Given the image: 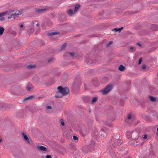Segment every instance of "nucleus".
Masks as SVG:
<instances>
[{"label": "nucleus", "instance_id": "b1692460", "mask_svg": "<svg viewBox=\"0 0 158 158\" xmlns=\"http://www.w3.org/2000/svg\"><path fill=\"white\" fill-rule=\"evenodd\" d=\"M36 67L35 65L32 64H29L27 66V68L28 69H31Z\"/></svg>", "mask_w": 158, "mask_h": 158}, {"label": "nucleus", "instance_id": "c9c22d12", "mask_svg": "<svg viewBox=\"0 0 158 158\" xmlns=\"http://www.w3.org/2000/svg\"><path fill=\"white\" fill-rule=\"evenodd\" d=\"M105 124L110 127H111V124L108 122H105Z\"/></svg>", "mask_w": 158, "mask_h": 158}, {"label": "nucleus", "instance_id": "7ed1b4c3", "mask_svg": "<svg viewBox=\"0 0 158 158\" xmlns=\"http://www.w3.org/2000/svg\"><path fill=\"white\" fill-rule=\"evenodd\" d=\"M92 54H90L89 55V57L87 58L86 60L85 61L87 63H89L90 64H94L95 63L97 60H96V59H90V57L94 58L96 56V55H94L93 56H92Z\"/></svg>", "mask_w": 158, "mask_h": 158}, {"label": "nucleus", "instance_id": "58836bf2", "mask_svg": "<svg viewBox=\"0 0 158 158\" xmlns=\"http://www.w3.org/2000/svg\"><path fill=\"white\" fill-rule=\"evenodd\" d=\"M131 117H132L131 114H129L128 115V116L127 117V118L128 120H130L131 118Z\"/></svg>", "mask_w": 158, "mask_h": 158}, {"label": "nucleus", "instance_id": "aec40b11", "mask_svg": "<svg viewBox=\"0 0 158 158\" xmlns=\"http://www.w3.org/2000/svg\"><path fill=\"white\" fill-rule=\"evenodd\" d=\"M67 13L68 15L70 16H72L74 14V11H73V10L71 9H69L67 11Z\"/></svg>", "mask_w": 158, "mask_h": 158}, {"label": "nucleus", "instance_id": "6ab92c4d", "mask_svg": "<svg viewBox=\"0 0 158 158\" xmlns=\"http://www.w3.org/2000/svg\"><path fill=\"white\" fill-rule=\"evenodd\" d=\"M34 29L31 28H30L29 29L27 30V32L28 35H30L31 34H32V33L34 32Z\"/></svg>", "mask_w": 158, "mask_h": 158}, {"label": "nucleus", "instance_id": "393cba45", "mask_svg": "<svg viewBox=\"0 0 158 158\" xmlns=\"http://www.w3.org/2000/svg\"><path fill=\"white\" fill-rule=\"evenodd\" d=\"M5 30L4 28L1 26L0 27V35H2Z\"/></svg>", "mask_w": 158, "mask_h": 158}, {"label": "nucleus", "instance_id": "5fc2aeb1", "mask_svg": "<svg viewBox=\"0 0 158 158\" xmlns=\"http://www.w3.org/2000/svg\"><path fill=\"white\" fill-rule=\"evenodd\" d=\"M131 84V83L130 82H129L127 83V85L128 86L130 85Z\"/></svg>", "mask_w": 158, "mask_h": 158}, {"label": "nucleus", "instance_id": "c756f323", "mask_svg": "<svg viewBox=\"0 0 158 158\" xmlns=\"http://www.w3.org/2000/svg\"><path fill=\"white\" fill-rule=\"evenodd\" d=\"M128 49L129 50H131V52H134L135 51V49H134V48L133 47H130L128 48Z\"/></svg>", "mask_w": 158, "mask_h": 158}, {"label": "nucleus", "instance_id": "f704fd0d", "mask_svg": "<svg viewBox=\"0 0 158 158\" xmlns=\"http://www.w3.org/2000/svg\"><path fill=\"white\" fill-rule=\"evenodd\" d=\"M143 58L142 57H141L139 58L138 60V64H140L142 62Z\"/></svg>", "mask_w": 158, "mask_h": 158}, {"label": "nucleus", "instance_id": "de8ad7c7", "mask_svg": "<svg viewBox=\"0 0 158 158\" xmlns=\"http://www.w3.org/2000/svg\"><path fill=\"white\" fill-rule=\"evenodd\" d=\"M148 137V135L147 134H145L144 135L143 137V139H146Z\"/></svg>", "mask_w": 158, "mask_h": 158}, {"label": "nucleus", "instance_id": "37998d69", "mask_svg": "<svg viewBox=\"0 0 158 158\" xmlns=\"http://www.w3.org/2000/svg\"><path fill=\"white\" fill-rule=\"evenodd\" d=\"M142 116L143 117V118H148V116H147V115H145L144 114H142Z\"/></svg>", "mask_w": 158, "mask_h": 158}, {"label": "nucleus", "instance_id": "680f3d73", "mask_svg": "<svg viewBox=\"0 0 158 158\" xmlns=\"http://www.w3.org/2000/svg\"><path fill=\"white\" fill-rule=\"evenodd\" d=\"M98 15H102V13H100V12H99V14H98Z\"/></svg>", "mask_w": 158, "mask_h": 158}, {"label": "nucleus", "instance_id": "9b49d317", "mask_svg": "<svg viewBox=\"0 0 158 158\" xmlns=\"http://www.w3.org/2000/svg\"><path fill=\"white\" fill-rule=\"evenodd\" d=\"M80 4L79 3H77L75 5V8L74 10V13H76L77 12V10L80 8Z\"/></svg>", "mask_w": 158, "mask_h": 158}, {"label": "nucleus", "instance_id": "79ce46f5", "mask_svg": "<svg viewBox=\"0 0 158 158\" xmlns=\"http://www.w3.org/2000/svg\"><path fill=\"white\" fill-rule=\"evenodd\" d=\"M47 110H51L52 109V107L50 106H47Z\"/></svg>", "mask_w": 158, "mask_h": 158}, {"label": "nucleus", "instance_id": "e2e57ef3", "mask_svg": "<svg viewBox=\"0 0 158 158\" xmlns=\"http://www.w3.org/2000/svg\"><path fill=\"white\" fill-rule=\"evenodd\" d=\"M39 25H40L38 23H37L36 25V26L37 27H39Z\"/></svg>", "mask_w": 158, "mask_h": 158}, {"label": "nucleus", "instance_id": "13d9d810", "mask_svg": "<svg viewBox=\"0 0 158 158\" xmlns=\"http://www.w3.org/2000/svg\"><path fill=\"white\" fill-rule=\"evenodd\" d=\"M13 16L14 17L15 16V17H16V14L15 13V14H13Z\"/></svg>", "mask_w": 158, "mask_h": 158}, {"label": "nucleus", "instance_id": "ddd939ff", "mask_svg": "<svg viewBox=\"0 0 158 158\" xmlns=\"http://www.w3.org/2000/svg\"><path fill=\"white\" fill-rule=\"evenodd\" d=\"M81 84V81L79 80H76L75 81L73 84V86L74 87L77 86L78 87Z\"/></svg>", "mask_w": 158, "mask_h": 158}, {"label": "nucleus", "instance_id": "774afa93", "mask_svg": "<svg viewBox=\"0 0 158 158\" xmlns=\"http://www.w3.org/2000/svg\"><path fill=\"white\" fill-rule=\"evenodd\" d=\"M42 158H45V157H44V156H42Z\"/></svg>", "mask_w": 158, "mask_h": 158}, {"label": "nucleus", "instance_id": "4c0bfd02", "mask_svg": "<svg viewBox=\"0 0 158 158\" xmlns=\"http://www.w3.org/2000/svg\"><path fill=\"white\" fill-rule=\"evenodd\" d=\"M111 30L113 31H114L115 32H117L118 31V27L115 28L113 29H112Z\"/></svg>", "mask_w": 158, "mask_h": 158}, {"label": "nucleus", "instance_id": "0eeeda50", "mask_svg": "<svg viewBox=\"0 0 158 158\" xmlns=\"http://www.w3.org/2000/svg\"><path fill=\"white\" fill-rule=\"evenodd\" d=\"M8 12L7 11L0 13V21H3L5 20V18L3 17V16L5 15Z\"/></svg>", "mask_w": 158, "mask_h": 158}, {"label": "nucleus", "instance_id": "2eb2a0df", "mask_svg": "<svg viewBox=\"0 0 158 158\" xmlns=\"http://www.w3.org/2000/svg\"><path fill=\"white\" fill-rule=\"evenodd\" d=\"M122 142V140L121 139H115L114 141L115 144L116 145H120Z\"/></svg>", "mask_w": 158, "mask_h": 158}, {"label": "nucleus", "instance_id": "4be33fe9", "mask_svg": "<svg viewBox=\"0 0 158 158\" xmlns=\"http://www.w3.org/2000/svg\"><path fill=\"white\" fill-rule=\"evenodd\" d=\"M149 98L151 101L154 102L156 101V99L155 97L150 96L149 97Z\"/></svg>", "mask_w": 158, "mask_h": 158}, {"label": "nucleus", "instance_id": "20e7f679", "mask_svg": "<svg viewBox=\"0 0 158 158\" xmlns=\"http://www.w3.org/2000/svg\"><path fill=\"white\" fill-rule=\"evenodd\" d=\"M15 154L18 158H23V152L20 149H19L16 150L15 153Z\"/></svg>", "mask_w": 158, "mask_h": 158}, {"label": "nucleus", "instance_id": "09e8293b", "mask_svg": "<svg viewBox=\"0 0 158 158\" xmlns=\"http://www.w3.org/2000/svg\"><path fill=\"white\" fill-rule=\"evenodd\" d=\"M91 143L92 145H94L95 143L94 141L93 140L91 141Z\"/></svg>", "mask_w": 158, "mask_h": 158}, {"label": "nucleus", "instance_id": "603ef678", "mask_svg": "<svg viewBox=\"0 0 158 158\" xmlns=\"http://www.w3.org/2000/svg\"><path fill=\"white\" fill-rule=\"evenodd\" d=\"M118 31L119 32H120L121 31L120 28H118Z\"/></svg>", "mask_w": 158, "mask_h": 158}, {"label": "nucleus", "instance_id": "72a5a7b5", "mask_svg": "<svg viewBox=\"0 0 158 158\" xmlns=\"http://www.w3.org/2000/svg\"><path fill=\"white\" fill-rule=\"evenodd\" d=\"M126 14L127 15H130V14H134V13L132 11H127L126 12Z\"/></svg>", "mask_w": 158, "mask_h": 158}, {"label": "nucleus", "instance_id": "6e6d98bb", "mask_svg": "<svg viewBox=\"0 0 158 158\" xmlns=\"http://www.w3.org/2000/svg\"><path fill=\"white\" fill-rule=\"evenodd\" d=\"M44 96H40V97H39L38 98V99H41V98H42Z\"/></svg>", "mask_w": 158, "mask_h": 158}, {"label": "nucleus", "instance_id": "f03ea898", "mask_svg": "<svg viewBox=\"0 0 158 158\" xmlns=\"http://www.w3.org/2000/svg\"><path fill=\"white\" fill-rule=\"evenodd\" d=\"M113 85L110 84L107 85L103 89L100 90V91L103 93L104 95H106L112 89Z\"/></svg>", "mask_w": 158, "mask_h": 158}, {"label": "nucleus", "instance_id": "c03bdc74", "mask_svg": "<svg viewBox=\"0 0 158 158\" xmlns=\"http://www.w3.org/2000/svg\"><path fill=\"white\" fill-rule=\"evenodd\" d=\"M45 158H52V156L50 155H47L45 156Z\"/></svg>", "mask_w": 158, "mask_h": 158}, {"label": "nucleus", "instance_id": "a211bd4d", "mask_svg": "<svg viewBox=\"0 0 158 158\" xmlns=\"http://www.w3.org/2000/svg\"><path fill=\"white\" fill-rule=\"evenodd\" d=\"M125 69V67L122 64L120 65L118 67V70L122 72L124 71Z\"/></svg>", "mask_w": 158, "mask_h": 158}, {"label": "nucleus", "instance_id": "8fccbe9b", "mask_svg": "<svg viewBox=\"0 0 158 158\" xmlns=\"http://www.w3.org/2000/svg\"><path fill=\"white\" fill-rule=\"evenodd\" d=\"M136 44L139 47H141L142 46V44H141L138 42H137L136 43Z\"/></svg>", "mask_w": 158, "mask_h": 158}, {"label": "nucleus", "instance_id": "3c124183", "mask_svg": "<svg viewBox=\"0 0 158 158\" xmlns=\"http://www.w3.org/2000/svg\"><path fill=\"white\" fill-rule=\"evenodd\" d=\"M111 115L112 116L111 117H110V118H113V115H114V113L113 112H111Z\"/></svg>", "mask_w": 158, "mask_h": 158}, {"label": "nucleus", "instance_id": "e433bc0d", "mask_svg": "<svg viewBox=\"0 0 158 158\" xmlns=\"http://www.w3.org/2000/svg\"><path fill=\"white\" fill-rule=\"evenodd\" d=\"M55 16V13H52L51 15V17L52 18H54Z\"/></svg>", "mask_w": 158, "mask_h": 158}, {"label": "nucleus", "instance_id": "49530a36", "mask_svg": "<svg viewBox=\"0 0 158 158\" xmlns=\"http://www.w3.org/2000/svg\"><path fill=\"white\" fill-rule=\"evenodd\" d=\"M47 24L49 26H51L52 24V23L51 21H49L47 22Z\"/></svg>", "mask_w": 158, "mask_h": 158}, {"label": "nucleus", "instance_id": "1a4fd4ad", "mask_svg": "<svg viewBox=\"0 0 158 158\" xmlns=\"http://www.w3.org/2000/svg\"><path fill=\"white\" fill-rule=\"evenodd\" d=\"M47 10V9L46 8H36L35 9V12L38 14H40L43 12L46 11Z\"/></svg>", "mask_w": 158, "mask_h": 158}, {"label": "nucleus", "instance_id": "0e129e2a", "mask_svg": "<svg viewBox=\"0 0 158 158\" xmlns=\"http://www.w3.org/2000/svg\"><path fill=\"white\" fill-rule=\"evenodd\" d=\"M22 12V11H19V13H21V14H20L19 15H20L21 14H22V12Z\"/></svg>", "mask_w": 158, "mask_h": 158}, {"label": "nucleus", "instance_id": "f3484780", "mask_svg": "<svg viewBox=\"0 0 158 158\" xmlns=\"http://www.w3.org/2000/svg\"><path fill=\"white\" fill-rule=\"evenodd\" d=\"M100 136L101 137H104L106 135V133L103 129L102 128L100 132Z\"/></svg>", "mask_w": 158, "mask_h": 158}, {"label": "nucleus", "instance_id": "69168bd1", "mask_svg": "<svg viewBox=\"0 0 158 158\" xmlns=\"http://www.w3.org/2000/svg\"><path fill=\"white\" fill-rule=\"evenodd\" d=\"M104 41H106V40H103V41H102V44L103 43V42H104Z\"/></svg>", "mask_w": 158, "mask_h": 158}, {"label": "nucleus", "instance_id": "a19ab883", "mask_svg": "<svg viewBox=\"0 0 158 158\" xmlns=\"http://www.w3.org/2000/svg\"><path fill=\"white\" fill-rule=\"evenodd\" d=\"M146 68V65L144 64H143L142 66V69H145Z\"/></svg>", "mask_w": 158, "mask_h": 158}, {"label": "nucleus", "instance_id": "7c9ffc66", "mask_svg": "<svg viewBox=\"0 0 158 158\" xmlns=\"http://www.w3.org/2000/svg\"><path fill=\"white\" fill-rule=\"evenodd\" d=\"M113 42L112 41H110L108 43L106 44V47L108 48L109 47L111 44H113Z\"/></svg>", "mask_w": 158, "mask_h": 158}, {"label": "nucleus", "instance_id": "dca6fc26", "mask_svg": "<svg viewBox=\"0 0 158 158\" xmlns=\"http://www.w3.org/2000/svg\"><path fill=\"white\" fill-rule=\"evenodd\" d=\"M35 98L34 95L29 96L25 98L24 99L23 101H27L28 100H32Z\"/></svg>", "mask_w": 158, "mask_h": 158}, {"label": "nucleus", "instance_id": "5701e85b", "mask_svg": "<svg viewBox=\"0 0 158 158\" xmlns=\"http://www.w3.org/2000/svg\"><path fill=\"white\" fill-rule=\"evenodd\" d=\"M98 100V98L97 97H95L93 98L91 100V103L94 104Z\"/></svg>", "mask_w": 158, "mask_h": 158}, {"label": "nucleus", "instance_id": "338daca9", "mask_svg": "<svg viewBox=\"0 0 158 158\" xmlns=\"http://www.w3.org/2000/svg\"><path fill=\"white\" fill-rule=\"evenodd\" d=\"M2 139H0V143L2 142Z\"/></svg>", "mask_w": 158, "mask_h": 158}, {"label": "nucleus", "instance_id": "412c9836", "mask_svg": "<svg viewBox=\"0 0 158 158\" xmlns=\"http://www.w3.org/2000/svg\"><path fill=\"white\" fill-rule=\"evenodd\" d=\"M60 93L58 91V92H57L55 95V97L56 98H61L63 96L61 95V94H60Z\"/></svg>", "mask_w": 158, "mask_h": 158}, {"label": "nucleus", "instance_id": "9d476101", "mask_svg": "<svg viewBox=\"0 0 158 158\" xmlns=\"http://www.w3.org/2000/svg\"><path fill=\"white\" fill-rule=\"evenodd\" d=\"M91 98L89 96L84 97L83 98V100L84 102L86 103H89L90 101Z\"/></svg>", "mask_w": 158, "mask_h": 158}, {"label": "nucleus", "instance_id": "423d86ee", "mask_svg": "<svg viewBox=\"0 0 158 158\" xmlns=\"http://www.w3.org/2000/svg\"><path fill=\"white\" fill-rule=\"evenodd\" d=\"M21 134L22 135V137L23 138L25 141L27 142L29 144L31 142H32L31 140H30L29 139L28 137H27V135L25 134L24 132H22Z\"/></svg>", "mask_w": 158, "mask_h": 158}, {"label": "nucleus", "instance_id": "473e14b6", "mask_svg": "<svg viewBox=\"0 0 158 158\" xmlns=\"http://www.w3.org/2000/svg\"><path fill=\"white\" fill-rule=\"evenodd\" d=\"M54 59L52 57H51L48 59L47 61L48 62H53L54 61Z\"/></svg>", "mask_w": 158, "mask_h": 158}, {"label": "nucleus", "instance_id": "c85d7f7f", "mask_svg": "<svg viewBox=\"0 0 158 158\" xmlns=\"http://www.w3.org/2000/svg\"><path fill=\"white\" fill-rule=\"evenodd\" d=\"M98 135V133L97 132V129L95 130L93 132V135L94 137H96Z\"/></svg>", "mask_w": 158, "mask_h": 158}, {"label": "nucleus", "instance_id": "a878e982", "mask_svg": "<svg viewBox=\"0 0 158 158\" xmlns=\"http://www.w3.org/2000/svg\"><path fill=\"white\" fill-rule=\"evenodd\" d=\"M119 102V106H123L124 105L125 102L123 99H120Z\"/></svg>", "mask_w": 158, "mask_h": 158}, {"label": "nucleus", "instance_id": "6e6552de", "mask_svg": "<svg viewBox=\"0 0 158 158\" xmlns=\"http://www.w3.org/2000/svg\"><path fill=\"white\" fill-rule=\"evenodd\" d=\"M37 148L39 150L42 151H46L47 150V149L45 147L41 145H37Z\"/></svg>", "mask_w": 158, "mask_h": 158}, {"label": "nucleus", "instance_id": "052dcab7", "mask_svg": "<svg viewBox=\"0 0 158 158\" xmlns=\"http://www.w3.org/2000/svg\"><path fill=\"white\" fill-rule=\"evenodd\" d=\"M120 30L121 31L123 28V27H120Z\"/></svg>", "mask_w": 158, "mask_h": 158}, {"label": "nucleus", "instance_id": "4468645a", "mask_svg": "<svg viewBox=\"0 0 158 158\" xmlns=\"http://www.w3.org/2000/svg\"><path fill=\"white\" fill-rule=\"evenodd\" d=\"M59 34H60V33L58 31H55L52 32L48 33H47L48 35L50 36L54 35H56Z\"/></svg>", "mask_w": 158, "mask_h": 158}, {"label": "nucleus", "instance_id": "4d7b16f0", "mask_svg": "<svg viewBox=\"0 0 158 158\" xmlns=\"http://www.w3.org/2000/svg\"><path fill=\"white\" fill-rule=\"evenodd\" d=\"M23 24H21L20 25V27L23 28Z\"/></svg>", "mask_w": 158, "mask_h": 158}, {"label": "nucleus", "instance_id": "864d4df0", "mask_svg": "<svg viewBox=\"0 0 158 158\" xmlns=\"http://www.w3.org/2000/svg\"><path fill=\"white\" fill-rule=\"evenodd\" d=\"M157 132H156V135L158 137V127L157 128Z\"/></svg>", "mask_w": 158, "mask_h": 158}, {"label": "nucleus", "instance_id": "cd10ccee", "mask_svg": "<svg viewBox=\"0 0 158 158\" xmlns=\"http://www.w3.org/2000/svg\"><path fill=\"white\" fill-rule=\"evenodd\" d=\"M68 53L69 54V56H71L73 57L75 56L76 53L74 52H68Z\"/></svg>", "mask_w": 158, "mask_h": 158}, {"label": "nucleus", "instance_id": "bb28decb", "mask_svg": "<svg viewBox=\"0 0 158 158\" xmlns=\"http://www.w3.org/2000/svg\"><path fill=\"white\" fill-rule=\"evenodd\" d=\"M66 44L64 43L60 47V50L61 51L64 49L66 47Z\"/></svg>", "mask_w": 158, "mask_h": 158}, {"label": "nucleus", "instance_id": "39448f33", "mask_svg": "<svg viewBox=\"0 0 158 158\" xmlns=\"http://www.w3.org/2000/svg\"><path fill=\"white\" fill-rule=\"evenodd\" d=\"M131 137L134 139H137L139 137V133L136 131H133L131 134Z\"/></svg>", "mask_w": 158, "mask_h": 158}, {"label": "nucleus", "instance_id": "f257e3e1", "mask_svg": "<svg viewBox=\"0 0 158 158\" xmlns=\"http://www.w3.org/2000/svg\"><path fill=\"white\" fill-rule=\"evenodd\" d=\"M57 89L63 96L66 95L69 92V90L67 87L63 88L61 86H60L57 87Z\"/></svg>", "mask_w": 158, "mask_h": 158}, {"label": "nucleus", "instance_id": "ea45409f", "mask_svg": "<svg viewBox=\"0 0 158 158\" xmlns=\"http://www.w3.org/2000/svg\"><path fill=\"white\" fill-rule=\"evenodd\" d=\"M73 139L75 140H77L78 139V137L77 136L75 135H73Z\"/></svg>", "mask_w": 158, "mask_h": 158}, {"label": "nucleus", "instance_id": "bf43d9fd", "mask_svg": "<svg viewBox=\"0 0 158 158\" xmlns=\"http://www.w3.org/2000/svg\"><path fill=\"white\" fill-rule=\"evenodd\" d=\"M11 18V16H9L7 18L8 19H10Z\"/></svg>", "mask_w": 158, "mask_h": 158}, {"label": "nucleus", "instance_id": "2f4dec72", "mask_svg": "<svg viewBox=\"0 0 158 158\" xmlns=\"http://www.w3.org/2000/svg\"><path fill=\"white\" fill-rule=\"evenodd\" d=\"M61 125L62 126H64L65 125L63 119H61L60 120Z\"/></svg>", "mask_w": 158, "mask_h": 158}, {"label": "nucleus", "instance_id": "a18cd8bd", "mask_svg": "<svg viewBox=\"0 0 158 158\" xmlns=\"http://www.w3.org/2000/svg\"><path fill=\"white\" fill-rule=\"evenodd\" d=\"M11 33L12 35H15L16 34V32L15 31H12Z\"/></svg>", "mask_w": 158, "mask_h": 158}, {"label": "nucleus", "instance_id": "f8f14e48", "mask_svg": "<svg viewBox=\"0 0 158 158\" xmlns=\"http://www.w3.org/2000/svg\"><path fill=\"white\" fill-rule=\"evenodd\" d=\"M34 87L33 85L30 84H28L27 85V89L28 91H31L33 89Z\"/></svg>", "mask_w": 158, "mask_h": 158}]
</instances>
